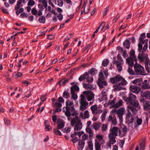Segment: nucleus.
<instances>
[{
  "mask_svg": "<svg viewBox=\"0 0 150 150\" xmlns=\"http://www.w3.org/2000/svg\"><path fill=\"white\" fill-rule=\"evenodd\" d=\"M85 142H83V141H80L78 143L79 148V150H82L84 148Z\"/></svg>",
  "mask_w": 150,
  "mask_h": 150,
  "instance_id": "c85d7f7f",
  "label": "nucleus"
},
{
  "mask_svg": "<svg viewBox=\"0 0 150 150\" xmlns=\"http://www.w3.org/2000/svg\"><path fill=\"white\" fill-rule=\"evenodd\" d=\"M130 42L128 40H125L123 43L124 46L127 49L130 48Z\"/></svg>",
  "mask_w": 150,
  "mask_h": 150,
  "instance_id": "c756f323",
  "label": "nucleus"
},
{
  "mask_svg": "<svg viewBox=\"0 0 150 150\" xmlns=\"http://www.w3.org/2000/svg\"><path fill=\"white\" fill-rule=\"evenodd\" d=\"M144 109L146 110L150 109V104L149 101H146L144 104Z\"/></svg>",
  "mask_w": 150,
  "mask_h": 150,
  "instance_id": "c9c22d12",
  "label": "nucleus"
},
{
  "mask_svg": "<svg viewBox=\"0 0 150 150\" xmlns=\"http://www.w3.org/2000/svg\"><path fill=\"white\" fill-rule=\"evenodd\" d=\"M35 4V2L33 0H29L28 3V5L29 6H33Z\"/></svg>",
  "mask_w": 150,
  "mask_h": 150,
  "instance_id": "3c124183",
  "label": "nucleus"
},
{
  "mask_svg": "<svg viewBox=\"0 0 150 150\" xmlns=\"http://www.w3.org/2000/svg\"><path fill=\"white\" fill-rule=\"evenodd\" d=\"M45 130L46 131H50L52 129L48 120H45Z\"/></svg>",
  "mask_w": 150,
  "mask_h": 150,
  "instance_id": "5701e85b",
  "label": "nucleus"
},
{
  "mask_svg": "<svg viewBox=\"0 0 150 150\" xmlns=\"http://www.w3.org/2000/svg\"><path fill=\"white\" fill-rule=\"evenodd\" d=\"M66 111H64L65 115L67 117H70L71 115V113L70 112L71 109L69 106L66 107Z\"/></svg>",
  "mask_w": 150,
  "mask_h": 150,
  "instance_id": "412c9836",
  "label": "nucleus"
},
{
  "mask_svg": "<svg viewBox=\"0 0 150 150\" xmlns=\"http://www.w3.org/2000/svg\"><path fill=\"white\" fill-rule=\"evenodd\" d=\"M57 101L60 103H63L64 102V99L62 97H59Z\"/></svg>",
  "mask_w": 150,
  "mask_h": 150,
  "instance_id": "774afa93",
  "label": "nucleus"
},
{
  "mask_svg": "<svg viewBox=\"0 0 150 150\" xmlns=\"http://www.w3.org/2000/svg\"><path fill=\"white\" fill-rule=\"evenodd\" d=\"M101 124L99 122L95 123L93 124V127L96 130H98L100 127Z\"/></svg>",
  "mask_w": 150,
  "mask_h": 150,
  "instance_id": "4c0bfd02",
  "label": "nucleus"
},
{
  "mask_svg": "<svg viewBox=\"0 0 150 150\" xmlns=\"http://www.w3.org/2000/svg\"><path fill=\"white\" fill-rule=\"evenodd\" d=\"M38 11L35 8H33L31 10L32 13L34 15H36L38 13Z\"/></svg>",
  "mask_w": 150,
  "mask_h": 150,
  "instance_id": "bf43d9fd",
  "label": "nucleus"
},
{
  "mask_svg": "<svg viewBox=\"0 0 150 150\" xmlns=\"http://www.w3.org/2000/svg\"><path fill=\"white\" fill-rule=\"evenodd\" d=\"M58 128L54 129V134L58 135H61L62 134L60 132L58 129Z\"/></svg>",
  "mask_w": 150,
  "mask_h": 150,
  "instance_id": "49530a36",
  "label": "nucleus"
},
{
  "mask_svg": "<svg viewBox=\"0 0 150 150\" xmlns=\"http://www.w3.org/2000/svg\"><path fill=\"white\" fill-rule=\"evenodd\" d=\"M139 146L140 149L141 150H144L145 148V139H142V141L140 143Z\"/></svg>",
  "mask_w": 150,
  "mask_h": 150,
  "instance_id": "4be33fe9",
  "label": "nucleus"
},
{
  "mask_svg": "<svg viewBox=\"0 0 150 150\" xmlns=\"http://www.w3.org/2000/svg\"><path fill=\"white\" fill-rule=\"evenodd\" d=\"M63 97L65 98H68L69 96V93L67 91H64L63 93Z\"/></svg>",
  "mask_w": 150,
  "mask_h": 150,
  "instance_id": "a18cd8bd",
  "label": "nucleus"
},
{
  "mask_svg": "<svg viewBox=\"0 0 150 150\" xmlns=\"http://www.w3.org/2000/svg\"><path fill=\"white\" fill-rule=\"evenodd\" d=\"M149 83H142V89H149Z\"/></svg>",
  "mask_w": 150,
  "mask_h": 150,
  "instance_id": "79ce46f5",
  "label": "nucleus"
},
{
  "mask_svg": "<svg viewBox=\"0 0 150 150\" xmlns=\"http://www.w3.org/2000/svg\"><path fill=\"white\" fill-rule=\"evenodd\" d=\"M124 108H121L117 110H112L113 112L115 113L118 115V117L119 118V121L120 123L122 122L123 120V115L124 113Z\"/></svg>",
  "mask_w": 150,
  "mask_h": 150,
  "instance_id": "423d86ee",
  "label": "nucleus"
},
{
  "mask_svg": "<svg viewBox=\"0 0 150 150\" xmlns=\"http://www.w3.org/2000/svg\"><path fill=\"white\" fill-rule=\"evenodd\" d=\"M38 21L40 23H44L46 21L45 17L43 16H40L39 18Z\"/></svg>",
  "mask_w": 150,
  "mask_h": 150,
  "instance_id": "ea45409f",
  "label": "nucleus"
},
{
  "mask_svg": "<svg viewBox=\"0 0 150 150\" xmlns=\"http://www.w3.org/2000/svg\"><path fill=\"white\" fill-rule=\"evenodd\" d=\"M107 120L109 122H111L112 124L114 126H115L117 124V119L115 115L113 116L112 115H110L107 118Z\"/></svg>",
  "mask_w": 150,
  "mask_h": 150,
  "instance_id": "f8f14e48",
  "label": "nucleus"
},
{
  "mask_svg": "<svg viewBox=\"0 0 150 150\" xmlns=\"http://www.w3.org/2000/svg\"><path fill=\"white\" fill-rule=\"evenodd\" d=\"M84 115L85 116L84 118H88L89 117L88 111L87 110H86L84 111Z\"/></svg>",
  "mask_w": 150,
  "mask_h": 150,
  "instance_id": "680f3d73",
  "label": "nucleus"
},
{
  "mask_svg": "<svg viewBox=\"0 0 150 150\" xmlns=\"http://www.w3.org/2000/svg\"><path fill=\"white\" fill-rule=\"evenodd\" d=\"M61 108L56 107L55 109L53 110V114L54 115L55 114L56 112H59L61 111Z\"/></svg>",
  "mask_w": 150,
  "mask_h": 150,
  "instance_id": "603ef678",
  "label": "nucleus"
},
{
  "mask_svg": "<svg viewBox=\"0 0 150 150\" xmlns=\"http://www.w3.org/2000/svg\"><path fill=\"white\" fill-rule=\"evenodd\" d=\"M105 22H103L98 27V29H100L101 31L105 27Z\"/></svg>",
  "mask_w": 150,
  "mask_h": 150,
  "instance_id": "4d7b16f0",
  "label": "nucleus"
},
{
  "mask_svg": "<svg viewBox=\"0 0 150 150\" xmlns=\"http://www.w3.org/2000/svg\"><path fill=\"white\" fill-rule=\"evenodd\" d=\"M83 86L86 89H94L92 85L86 83L83 84Z\"/></svg>",
  "mask_w": 150,
  "mask_h": 150,
  "instance_id": "f704fd0d",
  "label": "nucleus"
},
{
  "mask_svg": "<svg viewBox=\"0 0 150 150\" xmlns=\"http://www.w3.org/2000/svg\"><path fill=\"white\" fill-rule=\"evenodd\" d=\"M88 149L87 150H92L93 149V143L92 141H90L88 142Z\"/></svg>",
  "mask_w": 150,
  "mask_h": 150,
  "instance_id": "a19ab883",
  "label": "nucleus"
},
{
  "mask_svg": "<svg viewBox=\"0 0 150 150\" xmlns=\"http://www.w3.org/2000/svg\"><path fill=\"white\" fill-rule=\"evenodd\" d=\"M71 98L74 100H76L77 98V95L75 93V92H71Z\"/></svg>",
  "mask_w": 150,
  "mask_h": 150,
  "instance_id": "864d4df0",
  "label": "nucleus"
},
{
  "mask_svg": "<svg viewBox=\"0 0 150 150\" xmlns=\"http://www.w3.org/2000/svg\"><path fill=\"white\" fill-rule=\"evenodd\" d=\"M91 109L93 114L95 115L98 114V112H96L98 110L97 105H94L91 107Z\"/></svg>",
  "mask_w": 150,
  "mask_h": 150,
  "instance_id": "aec40b11",
  "label": "nucleus"
},
{
  "mask_svg": "<svg viewBox=\"0 0 150 150\" xmlns=\"http://www.w3.org/2000/svg\"><path fill=\"white\" fill-rule=\"evenodd\" d=\"M24 11V9L23 8H20L19 11L17 10L16 12V14L18 16V15L20 13L23 12Z\"/></svg>",
  "mask_w": 150,
  "mask_h": 150,
  "instance_id": "0e129e2a",
  "label": "nucleus"
},
{
  "mask_svg": "<svg viewBox=\"0 0 150 150\" xmlns=\"http://www.w3.org/2000/svg\"><path fill=\"white\" fill-rule=\"evenodd\" d=\"M58 124L57 125V128L59 129H61L64 126V122L61 119L59 121L58 120L57 122Z\"/></svg>",
  "mask_w": 150,
  "mask_h": 150,
  "instance_id": "f3484780",
  "label": "nucleus"
},
{
  "mask_svg": "<svg viewBox=\"0 0 150 150\" xmlns=\"http://www.w3.org/2000/svg\"><path fill=\"white\" fill-rule=\"evenodd\" d=\"M142 122V120L141 118H137L136 122L135 123L134 127L135 128L137 127V125H141Z\"/></svg>",
  "mask_w": 150,
  "mask_h": 150,
  "instance_id": "e433bc0d",
  "label": "nucleus"
},
{
  "mask_svg": "<svg viewBox=\"0 0 150 150\" xmlns=\"http://www.w3.org/2000/svg\"><path fill=\"white\" fill-rule=\"evenodd\" d=\"M88 138V135L87 134H85L82 137V140L83 142H85V140H87Z\"/></svg>",
  "mask_w": 150,
  "mask_h": 150,
  "instance_id": "69168bd1",
  "label": "nucleus"
},
{
  "mask_svg": "<svg viewBox=\"0 0 150 150\" xmlns=\"http://www.w3.org/2000/svg\"><path fill=\"white\" fill-rule=\"evenodd\" d=\"M130 90L133 93H139L140 91L141 88L135 86H132L130 87Z\"/></svg>",
  "mask_w": 150,
  "mask_h": 150,
  "instance_id": "2eb2a0df",
  "label": "nucleus"
},
{
  "mask_svg": "<svg viewBox=\"0 0 150 150\" xmlns=\"http://www.w3.org/2000/svg\"><path fill=\"white\" fill-rule=\"evenodd\" d=\"M128 72L131 75H134V71L130 67H129L127 70Z\"/></svg>",
  "mask_w": 150,
  "mask_h": 150,
  "instance_id": "052dcab7",
  "label": "nucleus"
},
{
  "mask_svg": "<svg viewBox=\"0 0 150 150\" xmlns=\"http://www.w3.org/2000/svg\"><path fill=\"white\" fill-rule=\"evenodd\" d=\"M80 110L83 111L86 110L87 108V106L88 105V103L86 101L80 102Z\"/></svg>",
  "mask_w": 150,
  "mask_h": 150,
  "instance_id": "4468645a",
  "label": "nucleus"
},
{
  "mask_svg": "<svg viewBox=\"0 0 150 150\" xmlns=\"http://www.w3.org/2000/svg\"><path fill=\"white\" fill-rule=\"evenodd\" d=\"M90 10V6H86L85 5L84 6L83 10L81 12V14H83V13H84L85 14H87L89 12Z\"/></svg>",
  "mask_w": 150,
  "mask_h": 150,
  "instance_id": "393cba45",
  "label": "nucleus"
},
{
  "mask_svg": "<svg viewBox=\"0 0 150 150\" xmlns=\"http://www.w3.org/2000/svg\"><path fill=\"white\" fill-rule=\"evenodd\" d=\"M109 62V61L108 59H105L104 60L102 63V65L104 67H106Z\"/></svg>",
  "mask_w": 150,
  "mask_h": 150,
  "instance_id": "09e8293b",
  "label": "nucleus"
},
{
  "mask_svg": "<svg viewBox=\"0 0 150 150\" xmlns=\"http://www.w3.org/2000/svg\"><path fill=\"white\" fill-rule=\"evenodd\" d=\"M122 130L123 133V134L121 133L120 137H123L125 136L128 129L127 127L125 125L123 127Z\"/></svg>",
  "mask_w": 150,
  "mask_h": 150,
  "instance_id": "473e14b6",
  "label": "nucleus"
},
{
  "mask_svg": "<svg viewBox=\"0 0 150 150\" xmlns=\"http://www.w3.org/2000/svg\"><path fill=\"white\" fill-rule=\"evenodd\" d=\"M126 123L128 125H130L133 124L134 118L133 117H131L130 118L126 119Z\"/></svg>",
  "mask_w": 150,
  "mask_h": 150,
  "instance_id": "58836bf2",
  "label": "nucleus"
},
{
  "mask_svg": "<svg viewBox=\"0 0 150 150\" xmlns=\"http://www.w3.org/2000/svg\"><path fill=\"white\" fill-rule=\"evenodd\" d=\"M116 136L113 135L112 134H109V141L110 144H109L108 146L111 147V144H113L116 142L115 137Z\"/></svg>",
  "mask_w": 150,
  "mask_h": 150,
  "instance_id": "ddd939ff",
  "label": "nucleus"
},
{
  "mask_svg": "<svg viewBox=\"0 0 150 150\" xmlns=\"http://www.w3.org/2000/svg\"><path fill=\"white\" fill-rule=\"evenodd\" d=\"M79 87L76 85H74L72 86L71 88V92H75V91H79Z\"/></svg>",
  "mask_w": 150,
  "mask_h": 150,
  "instance_id": "2f4dec72",
  "label": "nucleus"
},
{
  "mask_svg": "<svg viewBox=\"0 0 150 150\" xmlns=\"http://www.w3.org/2000/svg\"><path fill=\"white\" fill-rule=\"evenodd\" d=\"M134 68L135 71L137 75H145L144 67L141 65L135 64Z\"/></svg>",
  "mask_w": 150,
  "mask_h": 150,
  "instance_id": "39448f33",
  "label": "nucleus"
},
{
  "mask_svg": "<svg viewBox=\"0 0 150 150\" xmlns=\"http://www.w3.org/2000/svg\"><path fill=\"white\" fill-rule=\"evenodd\" d=\"M84 132L83 131H80L79 132H75L73 134H72L71 137L73 138L75 136L78 135L79 137L80 138L81 137V135L84 133Z\"/></svg>",
  "mask_w": 150,
  "mask_h": 150,
  "instance_id": "a878e982",
  "label": "nucleus"
},
{
  "mask_svg": "<svg viewBox=\"0 0 150 150\" xmlns=\"http://www.w3.org/2000/svg\"><path fill=\"white\" fill-rule=\"evenodd\" d=\"M47 0H43L42 2V6H44V7L45 8H46L45 11H46L47 10Z\"/></svg>",
  "mask_w": 150,
  "mask_h": 150,
  "instance_id": "de8ad7c7",
  "label": "nucleus"
},
{
  "mask_svg": "<svg viewBox=\"0 0 150 150\" xmlns=\"http://www.w3.org/2000/svg\"><path fill=\"white\" fill-rule=\"evenodd\" d=\"M117 63V69L118 71H121L122 69V66H121V63L120 62H119L118 61H113V64H115V63Z\"/></svg>",
  "mask_w": 150,
  "mask_h": 150,
  "instance_id": "bb28decb",
  "label": "nucleus"
},
{
  "mask_svg": "<svg viewBox=\"0 0 150 150\" xmlns=\"http://www.w3.org/2000/svg\"><path fill=\"white\" fill-rule=\"evenodd\" d=\"M107 111H105L102 114L101 116V119L102 122H103V121L105 120L106 115L107 113Z\"/></svg>",
  "mask_w": 150,
  "mask_h": 150,
  "instance_id": "37998d69",
  "label": "nucleus"
},
{
  "mask_svg": "<svg viewBox=\"0 0 150 150\" xmlns=\"http://www.w3.org/2000/svg\"><path fill=\"white\" fill-rule=\"evenodd\" d=\"M102 131H105L108 128V125L107 124H103L102 126Z\"/></svg>",
  "mask_w": 150,
  "mask_h": 150,
  "instance_id": "13d9d810",
  "label": "nucleus"
},
{
  "mask_svg": "<svg viewBox=\"0 0 150 150\" xmlns=\"http://www.w3.org/2000/svg\"><path fill=\"white\" fill-rule=\"evenodd\" d=\"M136 99L137 97L136 96L132 93H130L129 97L127 98L125 97H123V99L125 101L130 103L133 106L138 108L139 104L138 102L136 101Z\"/></svg>",
  "mask_w": 150,
  "mask_h": 150,
  "instance_id": "f03ea898",
  "label": "nucleus"
},
{
  "mask_svg": "<svg viewBox=\"0 0 150 150\" xmlns=\"http://www.w3.org/2000/svg\"><path fill=\"white\" fill-rule=\"evenodd\" d=\"M66 106H69L71 109L72 116H74L75 115H78V114L75 111V109L74 108V105L73 102L68 100L66 101Z\"/></svg>",
  "mask_w": 150,
  "mask_h": 150,
  "instance_id": "6e6552de",
  "label": "nucleus"
},
{
  "mask_svg": "<svg viewBox=\"0 0 150 150\" xmlns=\"http://www.w3.org/2000/svg\"><path fill=\"white\" fill-rule=\"evenodd\" d=\"M86 132L89 134V137L90 138H92L93 136V132L91 128L90 127H86Z\"/></svg>",
  "mask_w": 150,
  "mask_h": 150,
  "instance_id": "6ab92c4d",
  "label": "nucleus"
},
{
  "mask_svg": "<svg viewBox=\"0 0 150 150\" xmlns=\"http://www.w3.org/2000/svg\"><path fill=\"white\" fill-rule=\"evenodd\" d=\"M96 137L97 139L95 142L96 150H101V145L104 144L105 142L103 137L101 135H97L96 136Z\"/></svg>",
  "mask_w": 150,
  "mask_h": 150,
  "instance_id": "20e7f679",
  "label": "nucleus"
},
{
  "mask_svg": "<svg viewBox=\"0 0 150 150\" xmlns=\"http://www.w3.org/2000/svg\"><path fill=\"white\" fill-rule=\"evenodd\" d=\"M148 47V44L146 43L141 52L139 54L138 56V59L140 62H143L145 61V62L149 59H148V55L147 54L144 53V52L146 51Z\"/></svg>",
  "mask_w": 150,
  "mask_h": 150,
  "instance_id": "7ed1b4c3",
  "label": "nucleus"
},
{
  "mask_svg": "<svg viewBox=\"0 0 150 150\" xmlns=\"http://www.w3.org/2000/svg\"><path fill=\"white\" fill-rule=\"evenodd\" d=\"M122 100H120L117 103H116L115 105H113V108H117L120 107L122 104Z\"/></svg>",
  "mask_w": 150,
  "mask_h": 150,
  "instance_id": "7c9ffc66",
  "label": "nucleus"
},
{
  "mask_svg": "<svg viewBox=\"0 0 150 150\" xmlns=\"http://www.w3.org/2000/svg\"><path fill=\"white\" fill-rule=\"evenodd\" d=\"M120 81H121L120 83L115 84L113 86V87L114 88V89L115 90L117 91H120L122 89V87L120 86L126 85L127 83V82L123 77Z\"/></svg>",
  "mask_w": 150,
  "mask_h": 150,
  "instance_id": "1a4fd4ad",
  "label": "nucleus"
},
{
  "mask_svg": "<svg viewBox=\"0 0 150 150\" xmlns=\"http://www.w3.org/2000/svg\"><path fill=\"white\" fill-rule=\"evenodd\" d=\"M104 79V76L103 73L100 72L99 73V78L98 81H103V80Z\"/></svg>",
  "mask_w": 150,
  "mask_h": 150,
  "instance_id": "8fccbe9b",
  "label": "nucleus"
},
{
  "mask_svg": "<svg viewBox=\"0 0 150 150\" xmlns=\"http://www.w3.org/2000/svg\"><path fill=\"white\" fill-rule=\"evenodd\" d=\"M89 73L93 75H95L97 73V70L95 68H92L88 71Z\"/></svg>",
  "mask_w": 150,
  "mask_h": 150,
  "instance_id": "72a5a7b5",
  "label": "nucleus"
},
{
  "mask_svg": "<svg viewBox=\"0 0 150 150\" xmlns=\"http://www.w3.org/2000/svg\"><path fill=\"white\" fill-rule=\"evenodd\" d=\"M126 62L129 66H132L134 65V62L133 59L131 57L127 58L126 59Z\"/></svg>",
  "mask_w": 150,
  "mask_h": 150,
  "instance_id": "cd10ccee",
  "label": "nucleus"
},
{
  "mask_svg": "<svg viewBox=\"0 0 150 150\" xmlns=\"http://www.w3.org/2000/svg\"><path fill=\"white\" fill-rule=\"evenodd\" d=\"M78 115H75V117L73 118L71 121V125L72 126L75 125L74 131H78L82 129V123L80 118L78 116Z\"/></svg>",
  "mask_w": 150,
  "mask_h": 150,
  "instance_id": "f257e3e1",
  "label": "nucleus"
},
{
  "mask_svg": "<svg viewBox=\"0 0 150 150\" xmlns=\"http://www.w3.org/2000/svg\"><path fill=\"white\" fill-rule=\"evenodd\" d=\"M129 107V109L134 114H135L138 111L135 108L132 107Z\"/></svg>",
  "mask_w": 150,
  "mask_h": 150,
  "instance_id": "e2e57ef3",
  "label": "nucleus"
},
{
  "mask_svg": "<svg viewBox=\"0 0 150 150\" xmlns=\"http://www.w3.org/2000/svg\"><path fill=\"white\" fill-rule=\"evenodd\" d=\"M141 95L142 96L147 99H150V91H146L144 92H141Z\"/></svg>",
  "mask_w": 150,
  "mask_h": 150,
  "instance_id": "dca6fc26",
  "label": "nucleus"
},
{
  "mask_svg": "<svg viewBox=\"0 0 150 150\" xmlns=\"http://www.w3.org/2000/svg\"><path fill=\"white\" fill-rule=\"evenodd\" d=\"M83 94L86 96V98L88 101H91L94 98V94L91 91H84L83 92Z\"/></svg>",
  "mask_w": 150,
  "mask_h": 150,
  "instance_id": "9b49d317",
  "label": "nucleus"
},
{
  "mask_svg": "<svg viewBox=\"0 0 150 150\" xmlns=\"http://www.w3.org/2000/svg\"><path fill=\"white\" fill-rule=\"evenodd\" d=\"M110 131L112 133H110L109 134H112L113 135L117 136L119 133V135L120 136L121 135V130L119 127H113L110 129Z\"/></svg>",
  "mask_w": 150,
  "mask_h": 150,
  "instance_id": "9d476101",
  "label": "nucleus"
},
{
  "mask_svg": "<svg viewBox=\"0 0 150 150\" xmlns=\"http://www.w3.org/2000/svg\"><path fill=\"white\" fill-rule=\"evenodd\" d=\"M146 38L145 33H143L141 34L139 38V42L138 44V50L139 52H141L142 49V44H144L145 43L144 39Z\"/></svg>",
  "mask_w": 150,
  "mask_h": 150,
  "instance_id": "0eeeda50",
  "label": "nucleus"
},
{
  "mask_svg": "<svg viewBox=\"0 0 150 150\" xmlns=\"http://www.w3.org/2000/svg\"><path fill=\"white\" fill-rule=\"evenodd\" d=\"M142 79L141 78L137 79L132 81V83L134 84H137L139 82L142 81Z\"/></svg>",
  "mask_w": 150,
  "mask_h": 150,
  "instance_id": "5fc2aeb1",
  "label": "nucleus"
},
{
  "mask_svg": "<svg viewBox=\"0 0 150 150\" xmlns=\"http://www.w3.org/2000/svg\"><path fill=\"white\" fill-rule=\"evenodd\" d=\"M4 121L5 124L7 125H8L11 124V121L7 118H4Z\"/></svg>",
  "mask_w": 150,
  "mask_h": 150,
  "instance_id": "6e6d98bb",
  "label": "nucleus"
},
{
  "mask_svg": "<svg viewBox=\"0 0 150 150\" xmlns=\"http://www.w3.org/2000/svg\"><path fill=\"white\" fill-rule=\"evenodd\" d=\"M57 5L59 6H62L63 2L62 0H58L57 1Z\"/></svg>",
  "mask_w": 150,
  "mask_h": 150,
  "instance_id": "338daca9",
  "label": "nucleus"
},
{
  "mask_svg": "<svg viewBox=\"0 0 150 150\" xmlns=\"http://www.w3.org/2000/svg\"><path fill=\"white\" fill-rule=\"evenodd\" d=\"M88 72H86L83 74L81 75L79 78V79L80 81H82L86 79L87 78V77L88 76Z\"/></svg>",
  "mask_w": 150,
  "mask_h": 150,
  "instance_id": "b1692460",
  "label": "nucleus"
},
{
  "mask_svg": "<svg viewBox=\"0 0 150 150\" xmlns=\"http://www.w3.org/2000/svg\"><path fill=\"white\" fill-rule=\"evenodd\" d=\"M115 82L116 83L120 81L121 79H122V77L120 75H118L114 77Z\"/></svg>",
  "mask_w": 150,
  "mask_h": 150,
  "instance_id": "c03bdc74",
  "label": "nucleus"
},
{
  "mask_svg": "<svg viewBox=\"0 0 150 150\" xmlns=\"http://www.w3.org/2000/svg\"><path fill=\"white\" fill-rule=\"evenodd\" d=\"M97 83L98 86L101 89L104 88L103 85L105 86L108 84L107 82L105 81H98Z\"/></svg>",
  "mask_w": 150,
  "mask_h": 150,
  "instance_id": "a211bd4d",
  "label": "nucleus"
}]
</instances>
